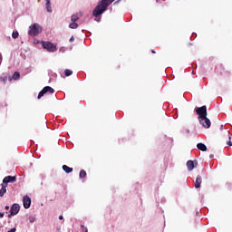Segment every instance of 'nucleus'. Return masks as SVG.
Returning <instances> with one entry per match:
<instances>
[{
  "mask_svg": "<svg viewBox=\"0 0 232 232\" xmlns=\"http://www.w3.org/2000/svg\"><path fill=\"white\" fill-rule=\"evenodd\" d=\"M113 1L115 0H102L92 11V15L94 17H101V15L108 10V6L111 5Z\"/></svg>",
  "mask_w": 232,
  "mask_h": 232,
  "instance_id": "nucleus-1",
  "label": "nucleus"
},
{
  "mask_svg": "<svg viewBox=\"0 0 232 232\" xmlns=\"http://www.w3.org/2000/svg\"><path fill=\"white\" fill-rule=\"evenodd\" d=\"M29 28L30 30L28 31V35H31V37H36V35L43 32L41 25H39L38 24H34Z\"/></svg>",
  "mask_w": 232,
  "mask_h": 232,
  "instance_id": "nucleus-2",
  "label": "nucleus"
},
{
  "mask_svg": "<svg viewBox=\"0 0 232 232\" xmlns=\"http://www.w3.org/2000/svg\"><path fill=\"white\" fill-rule=\"evenodd\" d=\"M42 46L44 50H47V52H57V45L53 44V43L42 42Z\"/></svg>",
  "mask_w": 232,
  "mask_h": 232,
  "instance_id": "nucleus-3",
  "label": "nucleus"
},
{
  "mask_svg": "<svg viewBox=\"0 0 232 232\" xmlns=\"http://www.w3.org/2000/svg\"><path fill=\"white\" fill-rule=\"evenodd\" d=\"M196 113L198 115V119L208 117V107L203 105L202 107L196 109Z\"/></svg>",
  "mask_w": 232,
  "mask_h": 232,
  "instance_id": "nucleus-4",
  "label": "nucleus"
},
{
  "mask_svg": "<svg viewBox=\"0 0 232 232\" xmlns=\"http://www.w3.org/2000/svg\"><path fill=\"white\" fill-rule=\"evenodd\" d=\"M55 90L50 86H45L38 94V99H41V97H44L46 93H54Z\"/></svg>",
  "mask_w": 232,
  "mask_h": 232,
  "instance_id": "nucleus-5",
  "label": "nucleus"
},
{
  "mask_svg": "<svg viewBox=\"0 0 232 232\" xmlns=\"http://www.w3.org/2000/svg\"><path fill=\"white\" fill-rule=\"evenodd\" d=\"M198 121L201 126H203V128H206V129L211 128V121L208 119V116L199 118Z\"/></svg>",
  "mask_w": 232,
  "mask_h": 232,
  "instance_id": "nucleus-6",
  "label": "nucleus"
},
{
  "mask_svg": "<svg viewBox=\"0 0 232 232\" xmlns=\"http://www.w3.org/2000/svg\"><path fill=\"white\" fill-rule=\"evenodd\" d=\"M20 208H21V207H19V204H17V203L13 204V206L11 207V209H10L9 217H14V216L17 215V213H19Z\"/></svg>",
  "mask_w": 232,
  "mask_h": 232,
  "instance_id": "nucleus-7",
  "label": "nucleus"
},
{
  "mask_svg": "<svg viewBox=\"0 0 232 232\" xmlns=\"http://www.w3.org/2000/svg\"><path fill=\"white\" fill-rule=\"evenodd\" d=\"M23 204L25 209L30 208V206H32V198H30L28 196H24L23 198Z\"/></svg>",
  "mask_w": 232,
  "mask_h": 232,
  "instance_id": "nucleus-8",
  "label": "nucleus"
},
{
  "mask_svg": "<svg viewBox=\"0 0 232 232\" xmlns=\"http://www.w3.org/2000/svg\"><path fill=\"white\" fill-rule=\"evenodd\" d=\"M15 180H17V176H7L4 178L3 184H5V186H8V183L15 182Z\"/></svg>",
  "mask_w": 232,
  "mask_h": 232,
  "instance_id": "nucleus-9",
  "label": "nucleus"
},
{
  "mask_svg": "<svg viewBox=\"0 0 232 232\" xmlns=\"http://www.w3.org/2000/svg\"><path fill=\"white\" fill-rule=\"evenodd\" d=\"M197 164H198V162H197V160H195V161L188 160L187 168H188V171H193V169H195V168H197Z\"/></svg>",
  "mask_w": 232,
  "mask_h": 232,
  "instance_id": "nucleus-10",
  "label": "nucleus"
},
{
  "mask_svg": "<svg viewBox=\"0 0 232 232\" xmlns=\"http://www.w3.org/2000/svg\"><path fill=\"white\" fill-rule=\"evenodd\" d=\"M81 17H82V13H76L71 16V21L72 23H77Z\"/></svg>",
  "mask_w": 232,
  "mask_h": 232,
  "instance_id": "nucleus-11",
  "label": "nucleus"
},
{
  "mask_svg": "<svg viewBox=\"0 0 232 232\" xmlns=\"http://www.w3.org/2000/svg\"><path fill=\"white\" fill-rule=\"evenodd\" d=\"M200 184H202V176L198 175L194 185L196 189H198V188H200Z\"/></svg>",
  "mask_w": 232,
  "mask_h": 232,
  "instance_id": "nucleus-12",
  "label": "nucleus"
},
{
  "mask_svg": "<svg viewBox=\"0 0 232 232\" xmlns=\"http://www.w3.org/2000/svg\"><path fill=\"white\" fill-rule=\"evenodd\" d=\"M197 148L200 151H208V147L204 143H198Z\"/></svg>",
  "mask_w": 232,
  "mask_h": 232,
  "instance_id": "nucleus-13",
  "label": "nucleus"
},
{
  "mask_svg": "<svg viewBox=\"0 0 232 232\" xmlns=\"http://www.w3.org/2000/svg\"><path fill=\"white\" fill-rule=\"evenodd\" d=\"M2 188L0 189V197H5V193H6V188H8L7 185H5V183L1 184Z\"/></svg>",
  "mask_w": 232,
  "mask_h": 232,
  "instance_id": "nucleus-14",
  "label": "nucleus"
},
{
  "mask_svg": "<svg viewBox=\"0 0 232 232\" xmlns=\"http://www.w3.org/2000/svg\"><path fill=\"white\" fill-rule=\"evenodd\" d=\"M62 168L65 173H72L73 171V168H70L67 165H63Z\"/></svg>",
  "mask_w": 232,
  "mask_h": 232,
  "instance_id": "nucleus-15",
  "label": "nucleus"
},
{
  "mask_svg": "<svg viewBox=\"0 0 232 232\" xmlns=\"http://www.w3.org/2000/svg\"><path fill=\"white\" fill-rule=\"evenodd\" d=\"M69 28L72 30H77V28H79V24L72 22L69 24Z\"/></svg>",
  "mask_w": 232,
  "mask_h": 232,
  "instance_id": "nucleus-16",
  "label": "nucleus"
},
{
  "mask_svg": "<svg viewBox=\"0 0 232 232\" xmlns=\"http://www.w3.org/2000/svg\"><path fill=\"white\" fill-rule=\"evenodd\" d=\"M21 77V74L19 73V72H15L14 74H13V80L14 81H18V79H20Z\"/></svg>",
  "mask_w": 232,
  "mask_h": 232,
  "instance_id": "nucleus-17",
  "label": "nucleus"
},
{
  "mask_svg": "<svg viewBox=\"0 0 232 232\" xmlns=\"http://www.w3.org/2000/svg\"><path fill=\"white\" fill-rule=\"evenodd\" d=\"M86 170H84V169H82L81 171H80V174H79V177H80V179H86Z\"/></svg>",
  "mask_w": 232,
  "mask_h": 232,
  "instance_id": "nucleus-18",
  "label": "nucleus"
},
{
  "mask_svg": "<svg viewBox=\"0 0 232 232\" xmlns=\"http://www.w3.org/2000/svg\"><path fill=\"white\" fill-rule=\"evenodd\" d=\"M45 6H46L47 12L52 13V3L49 2L48 4V2H46Z\"/></svg>",
  "mask_w": 232,
  "mask_h": 232,
  "instance_id": "nucleus-19",
  "label": "nucleus"
},
{
  "mask_svg": "<svg viewBox=\"0 0 232 232\" xmlns=\"http://www.w3.org/2000/svg\"><path fill=\"white\" fill-rule=\"evenodd\" d=\"M64 73H65V77H70V75H72V73H73V72L70 69H66L64 71Z\"/></svg>",
  "mask_w": 232,
  "mask_h": 232,
  "instance_id": "nucleus-20",
  "label": "nucleus"
},
{
  "mask_svg": "<svg viewBox=\"0 0 232 232\" xmlns=\"http://www.w3.org/2000/svg\"><path fill=\"white\" fill-rule=\"evenodd\" d=\"M12 37L13 39H17V37H19V32L14 31L12 34Z\"/></svg>",
  "mask_w": 232,
  "mask_h": 232,
  "instance_id": "nucleus-21",
  "label": "nucleus"
},
{
  "mask_svg": "<svg viewBox=\"0 0 232 232\" xmlns=\"http://www.w3.org/2000/svg\"><path fill=\"white\" fill-rule=\"evenodd\" d=\"M28 220L31 224H34V222H35V217L34 216H29Z\"/></svg>",
  "mask_w": 232,
  "mask_h": 232,
  "instance_id": "nucleus-22",
  "label": "nucleus"
},
{
  "mask_svg": "<svg viewBox=\"0 0 232 232\" xmlns=\"http://www.w3.org/2000/svg\"><path fill=\"white\" fill-rule=\"evenodd\" d=\"M82 228L85 230V232H88V227H85L84 225H82Z\"/></svg>",
  "mask_w": 232,
  "mask_h": 232,
  "instance_id": "nucleus-23",
  "label": "nucleus"
},
{
  "mask_svg": "<svg viewBox=\"0 0 232 232\" xmlns=\"http://www.w3.org/2000/svg\"><path fill=\"white\" fill-rule=\"evenodd\" d=\"M69 41H70V43H73V41H75V38H73V36H72Z\"/></svg>",
  "mask_w": 232,
  "mask_h": 232,
  "instance_id": "nucleus-24",
  "label": "nucleus"
},
{
  "mask_svg": "<svg viewBox=\"0 0 232 232\" xmlns=\"http://www.w3.org/2000/svg\"><path fill=\"white\" fill-rule=\"evenodd\" d=\"M0 80L3 81L4 82H6V78L1 77Z\"/></svg>",
  "mask_w": 232,
  "mask_h": 232,
  "instance_id": "nucleus-25",
  "label": "nucleus"
},
{
  "mask_svg": "<svg viewBox=\"0 0 232 232\" xmlns=\"http://www.w3.org/2000/svg\"><path fill=\"white\" fill-rule=\"evenodd\" d=\"M227 146H232V142L230 141V140L227 142Z\"/></svg>",
  "mask_w": 232,
  "mask_h": 232,
  "instance_id": "nucleus-26",
  "label": "nucleus"
},
{
  "mask_svg": "<svg viewBox=\"0 0 232 232\" xmlns=\"http://www.w3.org/2000/svg\"><path fill=\"white\" fill-rule=\"evenodd\" d=\"M16 231V229H15V227H13L11 230H9L8 232H15Z\"/></svg>",
  "mask_w": 232,
  "mask_h": 232,
  "instance_id": "nucleus-27",
  "label": "nucleus"
},
{
  "mask_svg": "<svg viewBox=\"0 0 232 232\" xmlns=\"http://www.w3.org/2000/svg\"><path fill=\"white\" fill-rule=\"evenodd\" d=\"M3 217H5V213L0 212V218H3Z\"/></svg>",
  "mask_w": 232,
  "mask_h": 232,
  "instance_id": "nucleus-28",
  "label": "nucleus"
},
{
  "mask_svg": "<svg viewBox=\"0 0 232 232\" xmlns=\"http://www.w3.org/2000/svg\"><path fill=\"white\" fill-rule=\"evenodd\" d=\"M8 209H10L9 206H5V210L8 211Z\"/></svg>",
  "mask_w": 232,
  "mask_h": 232,
  "instance_id": "nucleus-29",
  "label": "nucleus"
},
{
  "mask_svg": "<svg viewBox=\"0 0 232 232\" xmlns=\"http://www.w3.org/2000/svg\"><path fill=\"white\" fill-rule=\"evenodd\" d=\"M227 137H228L229 140H231V136L229 135V132H227Z\"/></svg>",
  "mask_w": 232,
  "mask_h": 232,
  "instance_id": "nucleus-30",
  "label": "nucleus"
},
{
  "mask_svg": "<svg viewBox=\"0 0 232 232\" xmlns=\"http://www.w3.org/2000/svg\"><path fill=\"white\" fill-rule=\"evenodd\" d=\"M59 220H63V215L59 216Z\"/></svg>",
  "mask_w": 232,
  "mask_h": 232,
  "instance_id": "nucleus-31",
  "label": "nucleus"
},
{
  "mask_svg": "<svg viewBox=\"0 0 232 232\" xmlns=\"http://www.w3.org/2000/svg\"><path fill=\"white\" fill-rule=\"evenodd\" d=\"M47 5H50V0H45Z\"/></svg>",
  "mask_w": 232,
  "mask_h": 232,
  "instance_id": "nucleus-32",
  "label": "nucleus"
},
{
  "mask_svg": "<svg viewBox=\"0 0 232 232\" xmlns=\"http://www.w3.org/2000/svg\"><path fill=\"white\" fill-rule=\"evenodd\" d=\"M151 52H152V53H155V51H154V50H152Z\"/></svg>",
  "mask_w": 232,
  "mask_h": 232,
  "instance_id": "nucleus-33",
  "label": "nucleus"
},
{
  "mask_svg": "<svg viewBox=\"0 0 232 232\" xmlns=\"http://www.w3.org/2000/svg\"><path fill=\"white\" fill-rule=\"evenodd\" d=\"M0 61H1V54H0Z\"/></svg>",
  "mask_w": 232,
  "mask_h": 232,
  "instance_id": "nucleus-34",
  "label": "nucleus"
}]
</instances>
